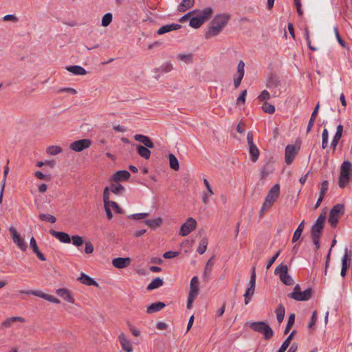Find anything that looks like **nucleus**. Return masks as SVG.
<instances>
[{
	"instance_id": "1",
	"label": "nucleus",
	"mask_w": 352,
	"mask_h": 352,
	"mask_svg": "<svg viewBox=\"0 0 352 352\" xmlns=\"http://www.w3.org/2000/svg\"><path fill=\"white\" fill-rule=\"evenodd\" d=\"M230 19V15L226 14H217L212 20L210 26L206 33V38L217 36L227 25Z\"/></svg>"
},
{
	"instance_id": "2",
	"label": "nucleus",
	"mask_w": 352,
	"mask_h": 352,
	"mask_svg": "<svg viewBox=\"0 0 352 352\" xmlns=\"http://www.w3.org/2000/svg\"><path fill=\"white\" fill-rule=\"evenodd\" d=\"M325 218V215L321 214L311 228L310 236L316 250L320 248V239L324 228Z\"/></svg>"
},
{
	"instance_id": "3",
	"label": "nucleus",
	"mask_w": 352,
	"mask_h": 352,
	"mask_svg": "<svg viewBox=\"0 0 352 352\" xmlns=\"http://www.w3.org/2000/svg\"><path fill=\"white\" fill-rule=\"evenodd\" d=\"M352 164L349 161H344L340 166V172L338 178V186L340 188H344L349 182L352 173Z\"/></svg>"
},
{
	"instance_id": "4",
	"label": "nucleus",
	"mask_w": 352,
	"mask_h": 352,
	"mask_svg": "<svg viewBox=\"0 0 352 352\" xmlns=\"http://www.w3.org/2000/svg\"><path fill=\"white\" fill-rule=\"evenodd\" d=\"M279 195L280 185L278 184H276L270 188L267 192V195L265 199V201L263 202L260 210L261 215L272 206V204L277 200Z\"/></svg>"
},
{
	"instance_id": "5",
	"label": "nucleus",
	"mask_w": 352,
	"mask_h": 352,
	"mask_svg": "<svg viewBox=\"0 0 352 352\" xmlns=\"http://www.w3.org/2000/svg\"><path fill=\"white\" fill-rule=\"evenodd\" d=\"M212 12L213 10L210 7L206 8L203 10H199L195 13L198 15L190 19L189 25L195 29L200 28L205 21L210 17Z\"/></svg>"
},
{
	"instance_id": "6",
	"label": "nucleus",
	"mask_w": 352,
	"mask_h": 352,
	"mask_svg": "<svg viewBox=\"0 0 352 352\" xmlns=\"http://www.w3.org/2000/svg\"><path fill=\"white\" fill-rule=\"evenodd\" d=\"M250 328L255 332L263 334L265 340H268L274 336V331L265 322L259 321L251 322L250 324Z\"/></svg>"
},
{
	"instance_id": "7",
	"label": "nucleus",
	"mask_w": 352,
	"mask_h": 352,
	"mask_svg": "<svg viewBox=\"0 0 352 352\" xmlns=\"http://www.w3.org/2000/svg\"><path fill=\"white\" fill-rule=\"evenodd\" d=\"M274 274L279 276L280 281L285 285H292L294 280L290 275L288 274V267L283 263L278 265L274 271Z\"/></svg>"
},
{
	"instance_id": "8",
	"label": "nucleus",
	"mask_w": 352,
	"mask_h": 352,
	"mask_svg": "<svg viewBox=\"0 0 352 352\" xmlns=\"http://www.w3.org/2000/svg\"><path fill=\"white\" fill-rule=\"evenodd\" d=\"M256 285V269L255 267L253 266L251 269V276L250 280L249 283V287L245 290V292L243 295L244 296V302L245 305H248L250 300L254 294Z\"/></svg>"
},
{
	"instance_id": "9",
	"label": "nucleus",
	"mask_w": 352,
	"mask_h": 352,
	"mask_svg": "<svg viewBox=\"0 0 352 352\" xmlns=\"http://www.w3.org/2000/svg\"><path fill=\"white\" fill-rule=\"evenodd\" d=\"M344 212V206L343 204L335 205L330 210L329 222L331 226H336L338 219Z\"/></svg>"
},
{
	"instance_id": "10",
	"label": "nucleus",
	"mask_w": 352,
	"mask_h": 352,
	"mask_svg": "<svg viewBox=\"0 0 352 352\" xmlns=\"http://www.w3.org/2000/svg\"><path fill=\"white\" fill-rule=\"evenodd\" d=\"M313 290L309 287L303 292H291L287 296L297 301H307L311 298Z\"/></svg>"
},
{
	"instance_id": "11",
	"label": "nucleus",
	"mask_w": 352,
	"mask_h": 352,
	"mask_svg": "<svg viewBox=\"0 0 352 352\" xmlns=\"http://www.w3.org/2000/svg\"><path fill=\"white\" fill-rule=\"evenodd\" d=\"M10 233L12 236L13 242L16 244V245L23 252L26 251L28 248V245L24 241L23 239L20 236V234L17 232L16 230L14 227H10L9 228Z\"/></svg>"
},
{
	"instance_id": "12",
	"label": "nucleus",
	"mask_w": 352,
	"mask_h": 352,
	"mask_svg": "<svg viewBox=\"0 0 352 352\" xmlns=\"http://www.w3.org/2000/svg\"><path fill=\"white\" fill-rule=\"evenodd\" d=\"M197 221L192 217L188 218L186 221L183 223L179 230V235L186 236L196 228Z\"/></svg>"
},
{
	"instance_id": "13",
	"label": "nucleus",
	"mask_w": 352,
	"mask_h": 352,
	"mask_svg": "<svg viewBox=\"0 0 352 352\" xmlns=\"http://www.w3.org/2000/svg\"><path fill=\"white\" fill-rule=\"evenodd\" d=\"M91 145V141L89 139H81L72 142L69 148L76 152H80L88 148Z\"/></svg>"
},
{
	"instance_id": "14",
	"label": "nucleus",
	"mask_w": 352,
	"mask_h": 352,
	"mask_svg": "<svg viewBox=\"0 0 352 352\" xmlns=\"http://www.w3.org/2000/svg\"><path fill=\"white\" fill-rule=\"evenodd\" d=\"M298 153V150L294 145H287L285 148V159L287 164H290L294 161L296 155Z\"/></svg>"
},
{
	"instance_id": "15",
	"label": "nucleus",
	"mask_w": 352,
	"mask_h": 352,
	"mask_svg": "<svg viewBox=\"0 0 352 352\" xmlns=\"http://www.w3.org/2000/svg\"><path fill=\"white\" fill-rule=\"evenodd\" d=\"M279 86H280V81L276 76H272L268 78L267 82V88L272 90V89L277 88ZM272 92L273 93L274 97H277V96H279V95H280V92H277L276 91H272Z\"/></svg>"
},
{
	"instance_id": "16",
	"label": "nucleus",
	"mask_w": 352,
	"mask_h": 352,
	"mask_svg": "<svg viewBox=\"0 0 352 352\" xmlns=\"http://www.w3.org/2000/svg\"><path fill=\"white\" fill-rule=\"evenodd\" d=\"M50 233L61 243H69L71 242V237L67 233L56 231L54 230H50Z\"/></svg>"
},
{
	"instance_id": "17",
	"label": "nucleus",
	"mask_w": 352,
	"mask_h": 352,
	"mask_svg": "<svg viewBox=\"0 0 352 352\" xmlns=\"http://www.w3.org/2000/svg\"><path fill=\"white\" fill-rule=\"evenodd\" d=\"M131 263V258L129 257L122 258L118 257L116 258L112 261L113 265L118 269H123L129 265Z\"/></svg>"
},
{
	"instance_id": "18",
	"label": "nucleus",
	"mask_w": 352,
	"mask_h": 352,
	"mask_svg": "<svg viewBox=\"0 0 352 352\" xmlns=\"http://www.w3.org/2000/svg\"><path fill=\"white\" fill-rule=\"evenodd\" d=\"M181 28L182 25L178 23L167 24L159 28L158 30L157 31V34L158 35H162L165 33H168L173 30H179Z\"/></svg>"
},
{
	"instance_id": "19",
	"label": "nucleus",
	"mask_w": 352,
	"mask_h": 352,
	"mask_svg": "<svg viewBox=\"0 0 352 352\" xmlns=\"http://www.w3.org/2000/svg\"><path fill=\"white\" fill-rule=\"evenodd\" d=\"M134 139L136 141L142 143L144 145V146H145V147L153 148L155 146L154 144L153 143V142L151 141L150 138L148 136H146V135H144L142 134H136L134 136Z\"/></svg>"
},
{
	"instance_id": "20",
	"label": "nucleus",
	"mask_w": 352,
	"mask_h": 352,
	"mask_svg": "<svg viewBox=\"0 0 352 352\" xmlns=\"http://www.w3.org/2000/svg\"><path fill=\"white\" fill-rule=\"evenodd\" d=\"M56 294L67 302L72 304L74 303V298L72 297L71 292L68 289L65 288L58 289L56 290Z\"/></svg>"
},
{
	"instance_id": "21",
	"label": "nucleus",
	"mask_w": 352,
	"mask_h": 352,
	"mask_svg": "<svg viewBox=\"0 0 352 352\" xmlns=\"http://www.w3.org/2000/svg\"><path fill=\"white\" fill-rule=\"evenodd\" d=\"M118 339L124 351L126 352H131L133 351L130 341L126 339L124 333H120L118 336Z\"/></svg>"
},
{
	"instance_id": "22",
	"label": "nucleus",
	"mask_w": 352,
	"mask_h": 352,
	"mask_svg": "<svg viewBox=\"0 0 352 352\" xmlns=\"http://www.w3.org/2000/svg\"><path fill=\"white\" fill-rule=\"evenodd\" d=\"M131 175L129 171L125 170L117 171L113 176V181L115 182L120 181H126L130 177Z\"/></svg>"
},
{
	"instance_id": "23",
	"label": "nucleus",
	"mask_w": 352,
	"mask_h": 352,
	"mask_svg": "<svg viewBox=\"0 0 352 352\" xmlns=\"http://www.w3.org/2000/svg\"><path fill=\"white\" fill-rule=\"evenodd\" d=\"M77 280L85 285L98 287V283L85 273H82Z\"/></svg>"
},
{
	"instance_id": "24",
	"label": "nucleus",
	"mask_w": 352,
	"mask_h": 352,
	"mask_svg": "<svg viewBox=\"0 0 352 352\" xmlns=\"http://www.w3.org/2000/svg\"><path fill=\"white\" fill-rule=\"evenodd\" d=\"M166 305L162 302H157L150 305L146 309V313L151 314L157 312L165 307Z\"/></svg>"
},
{
	"instance_id": "25",
	"label": "nucleus",
	"mask_w": 352,
	"mask_h": 352,
	"mask_svg": "<svg viewBox=\"0 0 352 352\" xmlns=\"http://www.w3.org/2000/svg\"><path fill=\"white\" fill-rule=\"evenodd\" d=\"M66 69L75 75H85L87 74V71L79 65L67 66Z\"/></svg>"
},
{
	"instance_id": "26",
	"label": "nucleus",
	"mask_w": 352,
	"mask_h": 352,
	"mask_svg": "<svg viewBox=\"0 0 352 352\" xmlns=\"http://www.w3.org/2000/svg\"><path fill=\"white\" fill-rule=\"evenodd\" d=\"M351 252L347 248L344 250V255L342 258V268L348 269L350 267Z\"/></svg>"
},
{
	"instance_id": "27",
	"label": "nucleus",
	"mask_w": 352,
	"mask_h": 352,
	"mask_svg": "<svg viewBox=\"0 0 352 352\" xmlns=\"http://www.w3.org/2000/svg\"><path fill=\"white\" fill-rule=\"evenodd\" d=\"M199 279L197 276H193L190 284V294L198 295L199 293Z\"/></svg>"
},
{
	"instance_id": "28",
	"label": "nucleus",
	"mask_w": 352,
	"mask_h": 352,
	"mask_svg": "<svg viewBox=\"0 0 352 352\" xmlns=\"http://www.w3.org/2000/svg\"><path fill=\"white\" fill-rule=\"evenodd\" d=\"M249 153L250 155L251 160L253 162H256L260 155V151L256 144H252L249 146Z\"/></svg>"
},
{
	"instance_id": "29",
	"label": "nucleus",
	"mask_w": 352,
	"mask_h": 352,
	"mask_svg": "<svg viewBox=\"0 0 352 352\" xmlns=\"http://www.w3.org/2000/svg\"><path fill=\"white\" fill-rule=\"evenodd\" d=\"M149 148L145 147L142 145H138L137 146V151L138 153L143 158L148 160L149 159L151 152L148 149Z\"/></svg>"
},
{
	"instance_id": "30",
	"label": "nucleus",
	"mask_w": 352,
	"mask_h": 352,
	"mask_svg": "<svg viewBox=\"0 0 352 352\" xmlns=\"http://www.w3.org/2000/svg\"><path fill=\"white\" fill-rule=\"evenodd\" d=\"M144 223L146 226L150 227L151 228H159L162 223V219L160 217H156L153 219H147L144 221Z\"/></svg>"
},
{
	"instance_id": "31",
	"label": "nucleus",
	"mask_w": 352,
	"mask_h": 352,
	"mask_svg": "<svg viewBox=\"0 0 352 352\" xmlns=\"http://www.w3.org/2000/svg\"><path fill=\"white\" fill-rule=\"evenodd\" d=\"M274 170L273 164L268 162L263 165L261 169V178L264 179Z\"/></svg>"
},
{
	"instance_id": "32",
	"label": "nucleus",
	"mask_w": 352,
	"mask_h": 352,
	"mask_svg": "<svg viewBox=\"0 0 352 352\" xmlns=\"http://www.w3.org/2000/svg\"><path fill=\"white\" fill-rule=\"evenodd\" d=\"M195 0H182L178 6V10L184 12L194 6Z\"/></svg>"
},
{
	"instance_id": "33",
	"label": "nucleus",
	"mask_w": 352,
	"mask_h": 352,
	"mask_svg": "<svg viewBox=\"0 0 352 352\" xmlns=\"http://www.w3.org/2000/svg\"><path fill=\"white\" fill-rule=\"evenodd\" d=\"M163 280L159 277L153 278L151 282L148 285L146 289L148 291L159 288L163 285Z\"/></svg>"
},
{
	"instance_id": "34",
	"label": "nucleus",
	"mask_w": 352,
	"mask_h": 352,
	"mask_svg": "<svg viewBox=\"0 0 352 352\" xmlns=\"http://www.w3.org/2000/svg\"><path fill=\"white\" fill-rule=\"evenodd\" d=\"M276 314L277 321L281 323L285 317V309L283 304H279L275 310Z\"/></svg>"
},
{
	"instance_id": "35",
	"label": "nucleus",
	"mask_w": 352,
	"mask_h": 352,
	"mask_svg": "<svg viewBox=\"0 0 352 352\" xmlns=\"http://www.w3.org/2000/svg\"><path fill=\"white\" fill-rule=\"evenodd\" d=\"M304 224H305V221L303 220L302 221H301V223L298 225V228L295 230L293 237H292L293 243L296 242L300 239V237L302 234V232L304 230Z\"/></svg>"
},
{
	"instance_id": "36",
	"label": "nucleus",
	"mask_w": 352,
	"mask_h": 352,
	"mask_svg": "<svg viewBox=\"0 0 352 352\" xmlns=\"http://www.w3.org/2000/svg\"><path fill=\"white\" fill-rule=\"evenodd\" d=\"M168 160L170 167L174 170H178L179 168V164L175 155L173 153L168 154Z\"/></svg>"
},
{
	"instance_id": "37",
	"label": "nucleus",
	"mask_w": 352,
	"mask_h": 352,
	"mask_svg": "<svg viewBox=\"0 0 352 352\" xmlns=\"http://www.w3.org/2000/svg\"><path fill=\"white\" fill-rule=\"evenodd\" d=\"M16 321H19V322H23L25 321L24 318H22V317H19V316H14V317H12V318H9L8 319H6L3 323H2V327L3 328H7V327H9L11 326V324L14 322H16Z\"/></svg>"
},
{
	"instance_id": "38",
	"label": "nucleus",
	"mask_w": 352,
	"mask_h": 352,
	"mask_svg": "<svg viewBox=\"0 0 352 352\" xmlns=\"http://www.w3.org/2000/svg\"><path fill=\"white\" fill-rule=\"evenodd\" d=\"M178 60L183 61L187 64L192 63L193 60V54L192 53L188 54H179L177 55Z\"/></svg>"
},
{
	"instance_id": "39",
	"label": "nucleus",
	"mask_w": 352,
	"mask_h": 352,
	"mask_svg": "<svg viewBox=\"0 0 352 352\" xmlns=\"http://www.w3.org/2000/svg\"><path fill=\"white\" fill-rule=\"evenodd\" d=\"M296 331H293L290 335L285 339V340L283 342L281 346L278 349V352H285L288 346H289V344L291 342V340H292L293 336L295 333Z\"/></svg>"
},
{
	"instance_id": "40",
	"label": "nucleus",
	"mask_w": 352,
	"mask_h": 352,
	"mask_svg": "<svg viewBox=\"0 0 352 352\" xmlns=\"http://www.w3.org/2000/svg\"><path fill=\"white\" fill-rule=\"evenodd\" d=\"M173 69V65L170 62L168 61L162 65L159 68L157 69V72L166 74L170 72Z\"/></svg>"
},
{
	"instance_id": "41",
	"label": "nucleus",
	"mask_w": 352,
	"mask_h": 352,
	"mask_svg": "<svg viewBox=\"0 0 352 352\" xmlns=\"http://www.w3.org/2000/svg\"><path fill=\"white\" fill-rule=\"evenodd\" d=\"M207 246L208 239L206 237H204L199 242V245L197 249V252L200 254H203L206 252Z\"/></svg>"
},
{
	"instance_id": "42",
	"label": "nucleus",
	"mask_w": 352,
	"mask_h": 352,
	"mask_svg": "<svg viewBox=\"0 0 352 352\" xmlns=\"http://www.w3.org/2000/svg\"><path fill=\"white\" fill-rule=\"evenodd\" d=\"M111 191L116 195H120L124 191V187L120 184H112Z\"/></svg>"
},
{
	"instance_id": "43",
	"label": "nucleus",
	"mask_w": 352,
	"mask_h": 352,
	"mask_svg": "<svg viewBox=\"0 0 352 352\" xmlns=\"http://www.w3.org/2000/svg\"><path fill=\"white\" fill-rule=\"evenodd\" d=\"M63 152V149L59 146H50L47 148V153L51 155H56Z\"/></svg>"
},
{
	"instance_id": "44",
	"label": "nucleus",
	"mask_w": 352,
	"mask_h": 352,
	"mask_svg": "<svg viewBox=\"0 0 352 352\" xmlns=\"http://www.w3.org/2000/svg\"><path fill=\"white\" fill-rule=\"evenodd\" d=\"M294 321H295V314H292L289 315L287 326L284 331L285 335L287 334L289 332L291 328L292 327V326L294 324Z\"/></svg>"
},
{
	"instance_id": "45",
	"label": "nucleus",
	"mask_w": 352,
	"mask_h": 352,
	"mask_svg": "<svg viewBox=\"0 0 352 352\" xmlns=\"http://www.w3.org/2000/svg\"><path fill=\"white\" fill-rule=\"evenodd\" d=\"M261 108L265 113L273 114L275 112V107L267 102H265Z\"/></svg>"
},
{
	"instance_id": "46",
	"label": "nucleus",
	"mask_w": 352,
	"mask_h": 352,
	"mask_svg": "<svg viewBox=\"0 0 352 352\" xmlns=\"http://www.w3.org/2000/svg\"><path fill=\"white\" fill-rule=\"evenodd\" d=\"M39 218L42 221L50 222L52 223H54L56 221V218L54 216L49 214H40Z\"/></svg>"
},
{
	"instance_id": "47",
	"label": "nucleus",
	"mask_w": 352,
	"mask_h": 352,
	"mask_svg": "<svg viewBox=\"0 0 352 352\" xmlns=\"http://www.w3.org/2000/svg\"><path fill=\"white\" fill-rule=\"evenodd\" d=\"M113 16L111 13H106L102 19V25L104 27H107L112 21Z\"/></svg>"
},
{
	"instance_id": "48",
	"label": "nucleus",
	"mask_w": 352,
	"mask_h": 352,
	"mask_svg": "<svg viewBox=\"0 0 352 352\" xmlns=\"http://www.w3.org/2000/svg\"><path fill=\"white\" fill-rule=\"evenodd\" d=\"M328 145V131L324 128L322 133V148L325 149Z\"/></svg>"
},
{
	"instance_id": "49",
	"label": "nucleus",
	"mask_w": 352,
	"mask_h": 352,
	"mask_svg": "<svg viewBox=\"0 0 352 352\" xmlns=\"http://www.w3.org/2000/svg\"><path fill=\"white\" fill-rule=\"evenodd\" d=\"M22 293L27 294H32V295L42 298L43 299H45L46 294H47L41 291H38V290H29V291H26V292H23Z\"/></svg>"
},
{
	"instance_id": "50",
	"label": "nucleus",
	"mask_w": 352,
	"mask_h": 352,
	"mask_svg": "<svg viewBox=\"0 0 352 352\" xmlns=\"http://www.w3.org/2000/svg\"><path fill=\"white\" fill-rule=\"evenodd\" d=\"M71 240H72V243L77 247H79L83 244V239H82V237L80 236H78V235L72 236V237L71 238Z\"/></svg>"
},
{
	"instance_id": "51",
	"label": "nucleus",
	"mask_w": 352,
	"mask_h": 352,
	"mask_svg": "<svg viewBox=\"0 0 352 352\" xmlns=\"http://www.w3.org/2000/svg\"><path fill=\"white\" fill-rule=\"evenodd\" d=\"M328 186H329V182L327 180H324L322 182L321 187L320 189V195H319L320 197H324V195L328 190Z\"/></svg>"
},
{
	"instance_id": "52",
	"label": "nucleus",
	"mask_w": 352,
	"mask_h": 352,
	"mask_svg": "<svg viewBox=\"0 0 352 352\" xmlns=\"http://www.w3.org/2000/svg\"><path fill=\"white\" fill-rule=\"evenodd\" d=\"M270 98V94L267 90H263L261 94L258 96L257 99L259 102L265 101Z\"/></svg>"
},
{
	"instance_id": "53",
	"label": "nucleus",
	"mask_w": 352,
	"mask_h": 352,
	"mask_svg": "<svg viewBox=\"0 0 352 352\" xmlns=\"http://www.w3.org/2000/svg\"><path fill=\"white\" fill-rule=\"evenodd\" d=\"M317 318H318V314H317V311L315 310L312 313L311 317L310 318V321L308 324V328L311 329L315 325V324L317 321Z\"/></svg>"
},
{
	"instance_id": "54",
	"label": "nucleus",
	"mask_w": 352,
	"mask_h": 352,
	"mask_svg": "<svg viewBox=\"0 0 352 352\" xmlns=\"http://www.w3.org/2000/svg\"><path fill=\"white\" fill-rule=\"evenodd\" d=\"M109 206L111 207L113 209L115 210L116 212L118 213V214H122L123 213V210L119 206V205L115 202V201H110L109 203Z\"/></svg>"
},
{
	"instance_id": "55",
	"label": "nucleus",
	"mask_w": 352,
	"mask_h": 352,
	"mask_svg": "<svg viewBox=\"0 0 352 352\" xmlns=\"http://www.w3.org/2000/svg\"><path fill=\"white\" fill-rule=\"evenodd\" d=\"M109 188L108 187H105L103 190V202L104 204H109Z\"/></svg>"
},
{
	"instance_id": "56",
	"label": "nucleus",
	"mask_w": 352,
	"mask_h": 352,
	"mask_svg": "<svg viewBox=\"0 0 352 352\" xmlns=\"http://www.w3.org/2000/svg\"><path fill=\"white\" fill-rule=\"evenodd\" d=\"M215 259V256L213 255L212 256H211L210 258V259L207 261L206 265H205V267L204 269L208 270V271H211L212 270V267H213V265H214V261Z\"/></svg>"
},
{
	"instance_id": "57",
	"label": "nucleus",
	"mask_w": 352,
	"mask_h": 352,
	"mask_svg": "<svg viewBox=\"0 0 352 352\" xmlns=\"http://www.w3.org/2000/svg\"><path fill=\"white\" fill-rule=\"evenodd\" d=\"M179 254V252L168 251L163 254V257L166 259H170L177 256Z\"/></svg>"
},
{
	"instance_id": "58",
	"label": "nucleus",
	"mask_w": 352,
	"mask_h": 352,
	"mask_svg": "<svg viewBox=\"0 0 352 352\" xmlns=\"http://www.w3.org/2000/svg\"><path fill=\"white\" fill-rule=\"evenodd\" d=\"M245 63L240 60L237 66V75L244 76Z\"/></svg>"
},
{
	"instance_id": "59",
	"label": "nucleus",
	"mask_w": 352,
	"mask_h": 352,
	"mask_svg": "<svg viewBox=\"0 0 352 352\" xmlns=\"http://www.w3.org/2000/svg\"><path fill=\"white\" fill-rule=\"evenodd\" d=\"M280 250L278 251L274 256H273L267 262L266 268L268 270L271 267L272 264L275 262V261L277 259L278 256L280 255Z\"/></svg>"
},
{
	"instance_id": "60",
	"label": "nucleus",
	"mask_w": 352,
	"mask_h": 352,
	"mask_svg": "<svg viewBox=\"0 0 352 352\" xmlns=\"http://www.w3.org/2000/svg\"><path fill=\"white\" fill-rule=\"evenodd\" d=\"M247 94V90H243L236 100V104H239L241 102L244 104L245 102V96Z\"/></svg>"
},
{
	"instance_id": "61",
	"label": "nucleus",
	"mask_w": 352,
	"mask_h": 352,
	"mask_svg": "<svg viewBox=\"0 0 352 352\" xmlns=\"http://www.w3.org/2000/svg\"><path fill=\"white\" fill-rule=\"evenodd\" d=\"M197 12H199V10H193L192 11L189 12L188 13H187L185 15H184L183 16H182L179 19V21L180 23H184L185 21H186L190 15L195 14Z\"/></svg>"
},
{
	"instance_id": "62",
	"label": "nucleus",
	"mask_w": 352,
	"mask_h": 352,
	"mask_svg": "<svg viewBox=\"0 0 352 352\" xmlns=\"http://www.w3.org/2000/svg\"><path fill=\"white\" fill-rule=\"evenodd\" d=\"M333 30H334V32H335V34H336V39L338 41V42L344 47H345V42L342 39V38L340 37V35L339 34V32H338V29L337 27H334L333 28Z\"/></svg>"
},
{
	"instance_id": "63",
	"label": "nucleus",
	"mask_w": 352,
	"mask_h": 352,
	"mask_svg": "<svg viewBox=\"0 0 352 352\" xmlns=\"http://www.w3.org/2000/svg\"><path fill=\"white\" fill-rule=\"evenodd\" d=\"M197 296V295L188 294L186 305L187 309H190L192 307V302Z\"/></svg>"
},
{
	"instance_id": "64",
	"label": "nucleus",
	"mask_w": 352,
	"mask_h": 352,
	"mask_svg": "<svg viewBox=\"0 0 352 352\" xmlns=\"http://www.w3.org/2000/svg\"><path fill=\"white\" fill-rule=\"evenodd\" d=\"M85 252L86 254H91L94 252V246L91 242L85 243Z\"/></svg>"
}]
</instances>
